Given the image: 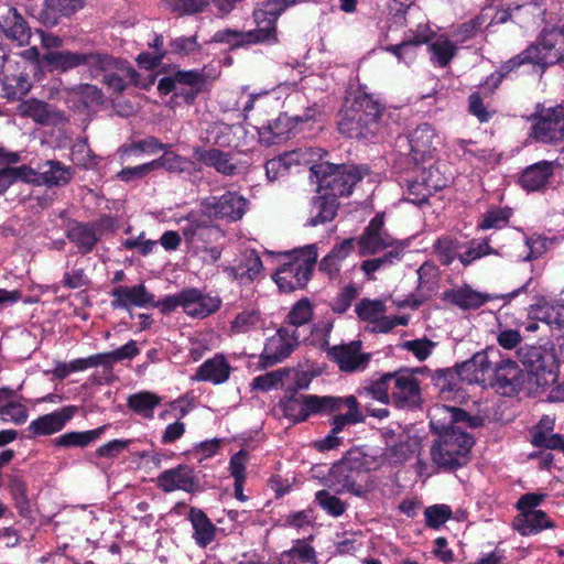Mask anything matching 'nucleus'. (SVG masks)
<instances>
[{"label":"nucleus","mask_w":564,"mask_h":564,"mask_svg":"<svg viewBox=\"0 0 564 564\" xmlns=\"http://www.w3.org/2000/svg\"><path fill=\"white\" fill-rule=\"evenodd\" d=\"M317 505L332 517H340L347 510V503L328 490L322 489L315 494Z\"/></svg>","instance_id":"052dcab7"},{"label":"nucleus","mask_w":564,"mask_h":564,"mask_svg":"<svg viewBox=\"0 0 564 564\" xmlns=\"http://www.w3.org/2000/svg\"><path fill=\"white\" fill-rule=\"evenodd\" d=\"M452 516V508L444 503L433 505L424 510L425 524L431 529H440Z\"/></svg>","instance_id":"69168bd1"},{"label":"nucleus","mask_w":564,"mask_h":564,"mask_svg":"<svg viewBox=\"0 0 564 564\" xmlns=\"http://www.w3.org/2000/svg\"><path fill=\"white\" fill-rule=\"evenodd\" d=\"M530 137L538 142L553 144L564 140V107L545 108L538 104L535 111L530 115Z\"/></svg>","instance_id":"9d476101"},{"label":"nucleus","mask_w":564,"mask_h":564,"mask_svg":"<svg viewBox=\"0 0 564 564\" xmlns=\"http://www.w3.org/2000/svg\"><path fill=\"white\" fill-rule=\"evenodd\" d=\"M155 484L156 487L165 494L181 490L193 495L202 490L198 473L194 467L186 464H180L173 468L163 470L156 477Z\"/></svg>","instance_id":"4468645a"},{"label":"nucleus","mask_w":564,"mask_h":564,"mask_svg":"<svg viewBox=\"0 0 564 564\" xmlns=\"http://www.w3.org/2000/svg\"><path fill=\"white\" fill-rule=\"evenodd\" d=\"M164 153L150 162L152 172L159 169H163L169 173L181 174L186 170L187 159L177 154L174 151L163 150Z\"/></svg>","instance_id":"864d4df0"},{"label":"nucleus","mask_w":564,"mask_h":564,"mask_svg":"<svg viewBox=\"0 0 564 564\" xmlns=\"http://www.w3.org/2000/svg\"><path fill=\"white\" fill-rule=\"evenodd\" d=\"M296 121L297 119H292L286 113H280L278 118L269 120L259 128L261 142L272 145L290 139L294 135Z\"/></svg>","instance_id":"a878e982"},{"label":"nucleus","mask_w":564,"mask_h":564,"mask_svg":"<svg viewBox=\"0 0 564 564\" xmlns=\"http://www.w3.org/2000/svg\"><path fill=\"white\" fill-rule=\"evenodd\" d=\"M490 352H494L490 350ZM492 361L489 359V351H480L475 354L471 359L458 365L459 376H468L473 380H478L479 376L484 377L486 372L491 370Z\"/></svg>","instance_id":"c03bdc74"},{"label":"nucleus","mask_w":564,"mask_h":564,"mask_svg":"<svg viewBox=\"0 0 564 564\" xmlns=\"http://www.w3.org/2000/svg\"><path fill=\"white\" fill-rule=\"evenodd\" d=\"M511 215L512 212L508 207L491 208L482 215L478 228L481 230L501 229L509 224Z\"/></svg>","instance_id":"bf43d9fd"},{"label":"nucleus","mask_w":564,"mask_h":564,"mask_svg":"<svg viewBox=\"0 0 564 564\" xmlns=\"http://www.w3.org/2000/svg\"><path fill=\"white\" fill-rule=\"evenodd\" d=\"M564 64V24L544 28L535 41L519 54L502 63L486 84L496 89L505 78L523 65H531L532 72L541 78L550 66Z\"/></svg>","instance_id":"f257e3e1"},{"label":"nucleus","mask_w":564,"mask_h":564,"mask_svg":"<svg viewBox=\"0 0 564 564\" xmlns=\"http://www.w3.org/2000/svg\"><path fill=\"white\" fill-rule=\"evenodd\" d=\"M386 108L367 93L357 94L338 113L337 129L349 139H369L381 128Z\"/></svg>","instance_id":"20e7f679"},{"label":"nucleus","mask_w":564,"mask_h":564,"mask_svg":"<svg viewBox=\"0 0 564 564\" xmlns=\"http://www.w3.org/2000/svg\"><path fill=\"white\" fill-rule=\"evenodd\" d=\"M553 527V521L543 510L519 513L514 518V529L523 536L534 535Z\"/></svg>","instance_id":"f704fd0d"},{"label":"nucleus","mask_w":564,"mask_h":564,"mask_svg":"<svg viewBox=\"0 0 564 564\" xmlns=\"http://www.w3.org/2000/svg\"><path fill=\"white\" fill-rule=\"evenodd\" d=\"M21 116L33 119L36 123L47 126L65 120L63 111L52 109V107L36 98L23 100L19 106Z\"/></svg>","instance_id":"c85d7f7f"},{"label":"nucleus","mask_w":564,"mask_h":564,"mask_svg":"<svg viewBox=\"0 0 564 564\" xmlns=\"http://www.w3.org/2000/svg\"><path fill=\"white\" fill-rule=\"evenodd\" d=\"M166 9L180 17L204 12L209 7L208 0H164Z\"/></svg>","instance_id":"4d7b16f0"},{"label":"nucleus","mask_w":564,"mask_h":564,"mask_svg":"<svg viewBox=\"0 0 564 564\" xmlns=\"http://www.w3.org/2000/svg\"><path fill=\"white\" fill-rule=\"evenodd\" d=\"M431 432L436 435L430 455L440 470L455 471L470 460V451L475 438L458 425L443 419H431Z\"/></svg>","instance_id":"7ed1b4c3"},{"label":"nucleus","mask_w":564,"mask_h":564,"mask_svg":"<svg viewBox=\"0 0 564 564\" xmlns=\"http://www.w3.org/2000/svg\"><path fill=\"white\" fill-rule=\"evenodd\" d=\"M169 46L171 53L181 57L189 56L194 53L200 52L202 50V45L198 43L197 34L172 39L169 43Z\"/></svg>","instance_id":"338daca9"},{"label":"nucleus","mask_w":564,"mask_h":564,"mask_svg":"<svg viewBox=\"0 0 564 564\" xmlns=\"http://www.w3.org/2000/svg\"><path fill=\"white\" fill-rule=\"evenodd\" d=\"M301 1L302 0H265L262 2V8L253 10L252 17L253 19H259V17L279 19L288 8Z\"/></svg>","instance_id":"0e129e2a"},{"label":"nucleus","mask_w":564,"mask_h":564,"mask_svg":"<svg viewBox=\"0 0 564 564\" xmlns=\"http://www.w3.org/2000/svg\"><path fill=\"white\" fill-rule=\"evenodd\" d=\"M554 174V163L540 161L525 167L520 177L519 184L528 192L543 189Z\"/></svg>","instance_id":"7c9ffc66"},{"label":"nucleus","mask_w":564,"mask_h":564,"mask_svg":"<svg viewBox=\"0 0 564 564\" xmlns=\"http://www.w3.org/2000/svg\"><path fill=\"white\" fill-rule=\"evenodd\" d=\"M8 489L20 514L29 510L28 485L19 470H12L8 475Z\"/></svg>","instance_id":"79ce46f5"},{"label":"nucleus","mask_w":564,"mask_h":564,"mask_svg":"<svg viewBox=\"0 0 564 564\" xmlns=\"http://www.w3.org/2000/svg\"><path fill=\"white\" fill-rule=\"evenodd\" d=\"M72 160L85 170L94 169L99 164V158L89 148L86 138L78 139L72 148Z\"/></svg>","instance_id":"5fc2aeb1"},{"label":"nucleus","mask_w":564,"mask_h":564,"mask_svg":"<svg viewBox=\"0 0 564 564\" xmlns=\"http://www.w3.org/2000/svg\"><path fill=\"white\" fill-rule=\"evenodd\" d=\"M29 410L18 398L6 406H0V423L12 422L22 425L28 421Z\"/></svg>","instance_id":"e2e57ef3"},{"label":"nucleus","mask_w":564,"mask_h":564,"mask_svg":"<svg viewBox=\"0 0 564 564\" xmlns=\"http://www.w3.org/2000/svg\"><path fill=\"white\" fill-rule=\"evenodd\" d=\"M306 404L307 394H301L296 389H293L279 401L278 406L285 419L293 424H299L310 417V410Z\"/></svg>","instance_id":"2f4dec72"},{"label":"nucleus","mask_w":564,"mask_h":564,"mask_svg":"<svg viewBox=\"0 0 564 564\" xmlns=\"http://www.w3.org/2000/svg\"><path fill=\"white\" fill-rule=\"evenodd\" d=\"M311 172L317 180L318 192L324 191L338 200V197H347L352 194L355 186L370 174V167L366 164L321 162L314 164Z\"/></svg>","instance_id":"0eeeda50"},{"label":"nucleus","mask_w":564,"mask_h":564,"mask_svg":"<svg viewBox=\"0 0 564 564\" xmlns=\"http://www.w3.org/2000/svg\"><path fill=\"white\" fill-rule=\"evenodd\" d=\"M180 226L182 237L189 248L207 252L213 262L220 259L223 250L217 242L225 237V232L214 223L210 214L192 210L181 218Z\"/></svg>","instance_id":"423d86ee"},{"label":"nucleus","mask_w":564,"mask_h":564,"mask_svg":"<svg viewBox=\"0 0 564 564\" xmlns=\"http://www.w3.org/2000/svg\"><path fill=\"white\" fill-rule=\"evenodd\" d=\"M518 357L530 375V381L539 388L553 384L556 379L555 355L542 346L525 345L518 349Z\"/></svg>","instance_id":"1a4fd4ad"},{"label":"nucleus","mask_w":564,"mask_h":564,"mask_svg":"<svg viewBox=\"0 0 564 564\" xmlns=\"http://www.w3.org/2000/svg\"><path fill=\"white\" fill-rule=\"evenodd\" d=\"M532 282L530 278L524 284L518 289L500 295H494L489 293H482L474 290L469 284H464L458 289H449L444 291L443 300L451 303L454 306L459 307L463 311L478 310L487 302L496 299H502L506 303H510L514 297L522 293L528 292V288Z\"/></svg>","instance_id":"9b49d317"},{"label":"nucleus","mask_w":564,"mask_h":564,"mask_svg":"<svg viewBox=\"0 0 564 564\" xmlns=\"http://www.w3.org/2000/svg\"><path fill=\"white\" fill-rule=\"evenodd\" d=\"M263 269L262 260L256 250L246 253L239 263L228 268L229 274L240 284L252 283Z\"/></svg>","instance_id":"72a5a7b5"},{"label":"nucleus","mask_w":564,"mask_h":564,"mask_svg":"<svg viewBox=\"0 0 564 564\" xmlns=\"http://www.w3.org/2000/svg\"><path fill=\"white\" fill-rule=\"evenodd\" d=\"M65 236L83 256L90 253L100 241V237L95 232L94 225L75 219L68 223Z\"/></svg>","instance_id":"bb28decb"},{"label":"nucleus","mask_w":564,"mask_h":564,"mask_svg":"<svg viewBox=\"0 0 564 564\" xmlns=\"http://www.w3.org/2000/svg\"><path fill=\"white\" fill-rule=\"evenodd\" d=\"M403 256V247L398 245L391 250L384 252L381 257L367 259L361 262V270L366 275L370 276L376 271L392 265L395 261H400Z\"/></svg>","instance_id":"603ef678"},{"label":"nucleus","mask_w":564,"mask_h":564,"mask_svg":"<svg viewBox=\"0 0 564 564\" xmlns=\"http://www.w3.org/2000/svg\"><path fill=\"white\" fill-rule=\"evenodd\" d=\"M289 373L288 369H276L271 372H267L264 375H260L253 378L251 382V387L253 390L268 392L271 389L276 388L283 380V378Z\"/></svg>","instance_id":"774afa93"},{"label":"nucleus","mask_w":564,"mask_h":564,"mask_svg":"<svg viewBox=\"0 0 564 564\" xmlns=\"http://www.w3.org/2000/svg\"><path fill=\"white\" fill-rule=\"evenodd\" d=\"M364 420L365 416L357 398L350 394L345 397V402H341V411L333 413L330 425L334 433H340L346 426L355 425Z\"/></svg>","instance_id":"473e14b6"},{"label":"nucleus","mask_w":564,"mask_h":564,"mask_svg":"<svg viewBox=\"0 0 564 564\" xmlns=\"http://www.w3.org/2000/svg\"><path fill=\"white\" fill-rule=\"evenodd\" d=\"M300 164L301 153L299 151L284 152L265 162V175L270 182H274L289 175L291 167Z\"/></svg>","instance_id":"58836bf2"},{"label":"nucleus","mask_w":564,"mask_h":564,"mask_svg":"<svg viewBox=\"0 0 564 564\" xmlns=\"http://www.w3.org/2000/svg\"><path fill=\"white\" fill-rule=\"evenodd\" d=\"M435 139V129L427 122L420 123L408 135L410 154L414 163L417 164L419 162L424 161L426 156H431L432 151L435 150L433 147Z\"/></svg>","instance_id":"b1692460"},{"label":"nucleus","mask_w":564,"mask_h":564,"mask_svg":"<svg viewBox=\"0 0 564 564\" xmlns=\"http://www.w3.org/2000/svg\"><path fill=\"white\" fill-rule=\"evenodd\" d=\"M111 302L110 307L116 310H124L129 312L130 318H133L131 308L135 307H150L154 304V294L151 293L144 283H139L133 286L118 285L110 291Z\"/></svg>","instance_id":"6ab92c4d"},{"label":"nucleus","mask_w":564,"mask_h":564,"mask_svg":"<svg viewBox=\"0 0 564 564\" xmlns=\"http://www.w3.org/2000/svg\"><path fill=\"white\" fill-rule=\"evenodd\" d=\"M72 95L78 102V108L88 109L104 104V93L93 84H80L72 89Z\"/></svg>","instance_id":"49530a36"},{"label":"nucleus","mask_w":564,"mask_h":564,"mask_svg":"<svg viewBox=\"0 0 564 564\" xmlns=\"http://www.w3.org/2000/svg\"><path fill=\"white\" fill-rule=\"evenodd\" d=\"M43 66L51 73H68L84 67L90 78H98L102 73L116 70L124 82L130 84V70L135 69L127 59L118 58L100 51H47L42 55Z\"/></svg>","instance_id":"f03ea898"},{"label":"nucleus","mask_w":564,"mask_h":564,"mask_svg":"<svg viewBox=\"0 0 564 564\" xmlns=\"http://www.w3.org/2000/svg\"><path fill=\"white\" fill-rule=\"evenodd\" d=\"M393 372H377L365 387L366 391L381 403L391 402Z\"/></svg>","instance_id":"a19ab883"},{"label":"nucleus","mask_w":564,"mask_h":564,"mask_svg":"<svg viewBox=\"0 0 564 564\" xmlns=\"http://www.w3.org/2000/svg\"><path fill=\"white\" fill-rule=\"evenodd\" d=\"M345 397L307 394V409L312 415H329L341 411Z\"/></svg>","instance_id":"ea45409f"},{"label":"nucleus","mask_w":564,"mask_h":564,"mask_svg":"<svg viewBox=\"0 0 564 564\" xmlns=\"http://www.w3.org/2000/svg\"><path fill=\"white\" fill-rule=\"evenodd\" d=\"M299 344L296 329L290 330L281 326L275 335L267 339L263 351L259 357V366L267 369L282 362L291 356Z\"/></svg>","instance_id":"f8f14e48"},{"label":"nucleus","mask_w":564,"mask_h":564,"mask_svg":"<svg viewBox=\"0 0 564 564\" xmlns=\"http://www.w3.org/2000/svg\"><path fill=\"white\" fill-rule=\"evenodd\" d=\"M107 425L88 431H72L61 434L53 440V444L61 448H85L96 442L106 432Z\"/></svg>","instance_id":"c9c22d12"},{"label":"nucleus","mask_w":564,"mask_h":564,"mask_svg":"<svg viewBox=\"0 0 564 564\" xmlns=\"http://www.w3.org/2000/svg\"><path fill=\"white\" fill-rule=\"evenodd\" d=\"M387 306L382 300L361 299L356 305L355 312L360 321L375 323L384 314Z\"/></svg>","instance_id":"13d9d810"},{"label":"nucleus","mask_w":564,"mask_h":564,"mask_svg":"<svg viewBox=\"0 0 564 564\" xmlns=\"http://www.w3.org/2000/svg\"><path fill=\"white\" fill-rule=\"evenodd\" d=\"M492 386L503 395L518 394L524 383V375L518 364L511 359L501 360L494 368Z\"/></svg>","instance_id":"412c9836"},{"label":"nucleus","mask_w":564,"mask_h":564,"mask_svg":"<svg viewBox=\"0 0 564 564\" xmlns=\"http://www.w3.org/2000/svg\"><path fill=\"white\" fill-rule=\"evenodd\" d=\"M85 0H44L35 17L46 28L57 25L63 18H70L85 7Z\"/></svg>","instance_id":"4be33fe9"},{"label":"nucleus","mask_w":564,"mask_h":564,"mask_svg":"<svg viewBox=\"0 0 564 564\" xmlns=\"http://www.w3.org/2000/svg\"><path fill=\"white\" fill-rule=\"evenodd\" d=\"M356 241L361 257L376 254L399 245L384 229V213L376 214Z\"/></svg>","instance_id":"dca6fc26"},{"label":"nucleus","mask_w":564,"mask_h":564,"mask_svg":"<svg viewBox=\"0 0 564 564\" xmlns=\"http://www.w3.org/2000/svg\"><path fill=\"white\" fill-rule=\"evenodd\" d=\"M78 408L76 405H66L51 413L40 415L31 421L26 427L29 440L41 436H50L61 432L66 424L75 416Z\"/></svg>","instance_id":"a211bd4d"},{"label":"nucleus","mask_w":564,"mask_h":564,"mask_svg":"<svg viewBox=\"0 0 564 564\" xmlns=\"http://www.w3.org/2000/svg\"><path fill=\"white\" fill-rule=\"evenodd\" d=\"M193 158L202 165L212 167L224 176H234L238 172V166L232 162L231 154L218 148L195 147Z\"/></svg>","instance_id":"5701e85b"},{"label":"nucleus","mask_w":564,"mask_h":564,"mask_svg":"<svg viewBox=\"0 0 564 564\" xmlns=\"http://www.w3.org/2000/svg\"><path fill=\"white\" fill-rule=\"evenodd\" d=\"M408 444L399 442L392 446L387 447L382 454L378 456L372 455L373 463L379 465V469L386 464L390 466L402 465L408 459Z\"/></svg>","instance_id":"6e6d98bb"},{"label":"nucleus","mask_w":564,"mask_h":564,"mask_svg":"<svg viewBox=\"0 0 564 564\" xmlns=\"http://www.w3.org/2000/svg\"><path fill=\"white\" fill-rule=\"evenodd\" d=\"M421 369L401 368L393 371L391 402L400 409H413L421 404L420 381L415 377Z\"/></svg>","instance_id":"ddd939ff"},{"label":"nucleus","mask_w":564,"mask_h":564,"mask_svg":"<svg viewBox=\"0 0 564 564\" xmlns=\"http://www.w3.org/2000/svg\"><path fill=\"white\" fill-rule=\"evenodd\" d=\"M489 238L471 239L467 242L466 251L458 256L464 267L470 265L474 261L489 254H498V251L490 246Z\"/></svg>","instance_id":"09e8293b"},{"label":"nucleus","mask_w":564,"mask_h":564,"mask_svg":"<svg viewBox=\"0 0 564 564\" xmlns=\"http://www.w3.org/2000/svg\"><path fill=\"white\" fill-rule=\"evenodd\" d=\"M202 206L206 213L212 215V218L235 223L246 214L248 200L237 192L227 191L220 196L203 199Z\"/></svg>","instance_id":"f3484780"},{"label":"nucleus","mask_w":564,"mask_h":564,"mask_svg":"<svg viewBox=\"0 0 564 564\" xmlns=\"http://www.w3.org/2000/svg\"><path fill=\"white\" fill-rule=\"evenodd\" d=\"M40 175L47 186H65L74 176L75 171L57 160H48L40 166Z\"/></svg>","instance_id":"4c0bfd02"},{"label":"nucleus","mask_w":564,"mask_h":564,"mask_svg":"<svg viewBox=\"0 0 564 564\" xmlns=\"http://www.w3.org/2000/svg\"><path fill=\"white\" fill-rule=\"evenodd\" d=\"M378 469L379 465L373 463L372 455L352 448L332 466L329 479L341 487L339 492L346 491L366 498L372 490L368 474Z\"/></svg>","instance_id":"39448f33"},{"label":"nucleus","mask_w":564,"mask_h":564,"mask_svg":"<svg viewBox=\"0 0 564 564\" xmlns=\"http://www.w3.org/2000/svg\"><path fill=\"white\" fill-rule=\"evenodd\" d=\"M26 74L6 76L2 83L3 97L8 100L21 99L31 89Z\"/></svg>","instance_id":"3c124183"},{"label":"nucleus","mask_w":564,"mask_h":564,"mask_svg":"<svg viewBox=\"0 0 564 564\" xmlns=\"http://www.w3.org/2000/svg\"><path fill=\"white\" fill-rule=\"evenodd\" d=\"M284 257L285 262L272 275L274 282L284 293L303 290L311 280L317 263L318 253L315 245L286 252Z\"/></svg>","instance_id":"6e6552de"},{"label":"nucleus","mask_w":564,"mask_h":564,"mask_svg":"<svg viewBox=\"0 0 564 564\" xmlns=\"http://www.w3.org/2000/svg\"><path fill=\"white\" fill-rule=\"evenodd\" d=\"M361 340H352L348 344H340L329 347L326 350L328 360L338 366L345 373L364 371L371 361V354L362 352Z\"/></svg>","instance_id":"2eb2a0df"},{"label":"nucleus","mask_w":564,"mask_h":564,"mask_svg":"<svg viewBox=\"0 0 564 564\" xmlns=\"http://www.w3.org/2000/svg\"><path fill=\"white\" fill-rule=\"evenodd\" d=\"M0 29L3 34L20 46L29 45L32 36L31 28L15 8H9L1 17Z\"/></svg>","instance_id":"cd10ccee"},{"label":"nucleus","mask_w":564,"mask_h":564,"mask_svg":"<svg viewBox=\"0 0 564 564\" xmlns=\"http://www.w3.org/2000/svg\"><path fill=\"white\" fill-rule=\"evenodd\" d=\"M171 144L161 142L156 137L148 135L144 139L122 144L119 149L121 156H131L140 153L156 154L158 152L169 149Z\"/></svg>","instance_id":"37998d69"},{"label":"nucleus","mask_w":564,"mask_h":564,"mask_svg":"<svg viewBox=\"0 0 564 564\" xmlns=\"http://www.w3.org/2000/svg\"><path fill=\"white\" fill-rule=\"evenodd\" d=\"M444 420L451 422L452 425L464 427L477 429L484 425L485 419L479 415H470L462 408L444 405L440 409Z\"/></svg>","instance_id":"a18cd8bd"},{"label":"nucleus","mask_w":564,"mask_h":564,"mask_svg":"<svg viewBox=\"0 0 564 564\" xmlns=\"http://www.w3.org/2000/svg\"><path fill=\"white\" fill-rule=\"evenodd\" d=\"M313 317V305L307 297L299 300L290 310L286 322L295 328L311 322Z\"/></svg>","instance_id":"680f3d73"},{"label":"nucleus","mask_w":564,"mask_h":564,"mask_svg":"<svg viewBox=\"0 0 564 564\" xmlns=\"http://www.w3.org/2000/svg\"><path fill=\"white\" fill-rule=\"evenodd\" d=\"M231 373V366L221 354L205 360L196 370L193 380L221 384L228 381Z\"/></svg>","instance_id":"393cba45"},{"label":"nucleus","mask_w":564,"mask_h":564,"mask_svg":"<svg viewBox=\"0 0 564 564\" xmlns=\"http://www.w3.org/2000/svg\"><path fill=\"white\" fill-rule=\"evenodd\" d=\"M183 311L186 315L203 319L220 308L221 299L203 293L196 288L182 290Z\"/></svg>","instance_id":"aec40b11"},{"label":"nucleus","mask_w":564,"mask_h":564,"mask_svg":"<svg viewBox=\"0 0 564 564\" xmlns=\"http://www.w3.org/2000/svg\"><path fill=\"white\" fill-rule=\"evenodd\" d=\"M257 23V29L250 30V34L253 44L269 43L275 44L278 43V30L276 23L278 19H273L270 17L254 19Z\"/></svg>","instance_id":"8fccbe9b"},{"label":"nucleus","mask_w":564,"mask_h":564,"mask_svg":"<svg viewBox=\"0 0 564 564\" xmlns=\"http://www.w3.org/2000/svg\"><path fill=\"white\" fill-rule=\"evenodd\" d=\"M188 519L194 529L193 539L195 540L196 544L200 547H206L215 539V524L202 509L195 507L189 509Z\"/></svg>","instance_id":"e433bc0d"},{"label":"nucleus","mask_w":564,"mask_h":564,"mask_svg":"<svg viewBox=\"0 0 564 564\" xmlns=\"http://www.w3.org/2000/svg\"><path fill=\"white\" fill-rule=\"evenodd\" d=\"M161 402V398L156 394L144 391L131 394L128 398L127 405L134 413L143 415L144 417H153V410Z\"/></svg>","instance_id":"de8ad7c7"},{"label":"nucleus","mask_w":564,"mask_h":564,"mask_svg":"<svg viewBox=\"0 0 564 564\" xmlns=\"http://www.w3.org/2000/svg\"><path fill=\"white\" fill-rule=\"evenodd\" d=\"M338 208L339 202L334 196H329L326 193L313 196L311 199L310 217L305 226L316 227L334 220Z\"/></svg>","instance_id":"c756f323"}]
</instances>
